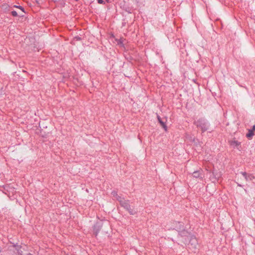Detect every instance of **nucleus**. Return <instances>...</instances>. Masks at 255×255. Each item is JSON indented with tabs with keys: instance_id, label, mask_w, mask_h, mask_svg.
Segmentation results:
<instances>
[{
	"instance_id": "7ed1b4c3",
	"label": "nucleus",
	"mask_w": 255,
	"mask_h": 255,
	"mask_svg": "<svg viewBox=\"0 0 255 255\" xmlns=\"http://www.w3.org/2000/svg\"><path fill=\"white\" fill-rule=\"evenodd\" d=\"M188 238V240H187L186 239L185 241H183V242L185 244H186L189 239H190L189 241V246H190V248L192 249H196L197 248V246L198 245L197 240L195 237L193 236H190V234L188 235V237H187Z\"/></svg>"
},
{
	"instance_id": "0eeeda50",
	"label": "nucleus",
	"mask_w": 255,
	"mask_h": 255,
	"mask_svg": "<svg viewBox=\"0 0 255 255\" xmlns=\"http://www.w3.org/2000/svg\"><path fill=\"white\" fill-rule=\"evenodd\" d=\"M157 119H158V122L160 123V124L161 125V126L162 127V128L164 129V130L165 131L167 130V126L166 125V124H165V123H164L162 120H161V118L159 116H157Z\"/></svg>"
},
{
	"instance_id": "6ab92c4d",
	"label": "nucleus",
	"mask_w": 255,
	"mask_h": 255,
	"mask_svg": "<svg viewBox=\"0 0 255 255\" xmlns=\"http://www.w3.org/2000/svg\"><path fill=\"white\" fill-rule=\"evenodd\" d=\"M251 129L253 130V132H254V131H255V125L253 126Z\"/></svg>"
},
{
	"instance_id": "4be33fe9",
	"label": "nucleus",
	"mask_w": 255,
	"mask_h": 255,
	"mask_svg": "<svg viewBox=\"0 0 255 255\" xmlns=\"http://www.w3.org/2000/svg\"><path fill=\"white\" fill-rule=\"evenodd\" d=\"M76 1H78V0H75Z\"/></svg>"
},
{
	"instance_id": "f257e3e1",
	"label": "nucleus",
	"mask_w": 255,
	"mask_h": 255,
	"mask_svg": "<svg viewBox=\"0 0 255 255\" xmlns=\"http://www.w3.org/2000/svg\"><path fill=\"white\" fill-rule=\"evenodd\" d=\"M173 227L171 229L175 230L178 232L179 235L181 237H188L189 233L185 230L184 224L181 222L174 221L173 222Z\"/></svg>"
},
{
	"instance_id": "f8f14e48",
	"label": "nucleus",
	"mask_w": 255,
	"mask_h": 255,
	"mask_svg": "<svg viewBox=\"0 0 255 255\" xmlns=\"http://www.w3.org/2000/svg\"><path fill=\"white\" fill-rule=\"evenodd\" d=\"M247 177H248V180H252L254 178V176L253 174H247Z\"/></svg>"
},
{
	"instance_id": "9b49d317",
	"label": "nucleus",
	"mask_w": 255,
	"mask_h": 255,
	"mask_svg": "<svg viewBox=\"0 0 255 255\" xmlns=\"http://www.w3.org/2000/svg\"><path fill=\"white\" fill-rule=\"evenodd\" d=\"M100 230V228H97V227L96 226L94 227V233H95L96 236H97L98 235Z\"/></svg>"
},
{
	"instance_id": "6e6552de",
	"label": "nucleus",
	"mask_w": 255,
	"mask_h": 255,
	"mask_svg": "<svg viewBox=\"0 0 255 255\" xmlns=\"http://www.w3.org/2000/svg\"><path fill=\"white\" fill-rule=\"evenodd\" d=\"M254 135L253 130L249 129L248 133L246 134V137L249 139H251Z\"/></svg>"
},
{
	"instance_id": "dca6fc26",
	"label": "nucleus",
	"mask_w": 255,
	"mask_h": 255,
	"mask_svg": "<svg viewBox=\"0 0 255 255\" xmlns=\"http://www.w3.org/2000/svg\"><path fill=\"white\" fill-rule=\"evenodd\" d=\"M128 211L131 215H133L134 214V211L132 209H130V208L129 209V210Z\"/></svg>"
},
{
	"instance_id": "aec40b11",
	"label": "nucleus",
	"mask_w": 255,
	"mask_h": 255,
	"mask_svg": "<svg viewBox=\"0 0 255 255\" xmlns=\"http://www.w3.org/2000/svg\"><path fill=\"white\" fill-rule=\"evenodd\" d=\"M27 255H32L31 254H28Z\"/></svg>"
},
{
	"instance_id": "f3484780",
	"label": "nucleus",
	"mask_w": 255,
	"mask_h": 255,
	"mask_svg": "<svg viewBox=\"0 0 255 255\" xmlns=\"http://www.w3.org/2000/svg\"><path fill=\"white\" fill-rule=\"evenodd\" d=\"M8 7V5L7 4H2V7L3 8H5V9H6Z\"/></svg>"
},
{
	"instance_id": "4468645a",
	"label": "nucleus",
	"mask_w": 255,
	"mask_h": 255,
	"mask_svg": "<svg viewBox=\"0 0 255 255\" xmlns=\"http://www.w3.org/2000/svg\"><path fill=\"white\" fill-rule=\"evenodd\" d=\"M11 13L12 15L14 17L17 16L18 15L17 12L15 10L11 11Z\"/></svg>"
},
{
	"instance_id": "39448f33",
	"label": "nucleus",
	"mask_w": 255,
	"mask_h": 255,
	"mask_svg": "<svg viewBox=\"0 0 255 255\" xmlns=\"http://www.w3.org/2000/svg\"><path fill=\"white\" fill-rule=\"evenodd\" d=\"M117 199L120 202L122 206H123L127 210H129V209L130 208V205L128 200H125L124 198H122L120 196L117 197Z\"/></svg>"
},
{
	"instance_id": "ddd939ff",
	"label": "nucleus",
	"mask_w": 255,
	"mask_h": 255,
	"mask_svg": "<svg viewBox=\"0 0 255 255\" xmlns=\"http://www.w3.org/2000/svg\"><path fill=\"white\" fill-rule=\"evenodd\" d=\"M241 173L245 177L246 180L248 181L247 173L246 172H241Z\"/></svg>"
},
{
	"instance_id": "423d86ee",
	"label": "nucleus",
	"mask_w": 255,
	"mask_h": 255,
	"mask_svg": "<svg viewBox=\"0 0 255 255\" xmlns=\"http://www.w3.org/2000/svg\"><path fill=\"white\" fill-rule=\"evenodd\" d=\"M10 248H13L18 255H22V251L21 250V247L20 246L18 245H13Z\"/></svg>"
},
{
	"instance_id": "f03ea898",
	"label": "nucleus",
	"mask_w": 255,
	"mask_h": 255,
	"mask_svg": "<svg viewBox=\"0 0 255 255\" xmlns=\"http://www.w3.org/2000/svg\"><path fill=\"white\" fill-rule=\"evenodd\" d=\"M194 124L201 129L202 132L207 131L209 127V122L204 118H200L197 121H194Z\"/></svg>"
},
{
	"instance_id": "2eb2a0df",
	"label": "nucleus",
	"mask_w": 255,
	"mask_h": 255,
	"mask_svg": "<svg viewBox=\"0 0 255 255\" xmlns=\"http://www.w3.org/2000/svg\"><path fill=\"white\" fill-rule=\"evenodd\" d=\"M13 6L14 7L18 8L20 9L22 11H24V8L20 5H14Z\"/></svg>"
},
{
	"instance_id": "20e7f679",
	"label": "nucleus",
	"mask_w": 255,
	"mask_h": 255,
	"mask_svg": "<svg viewBox=\"0 0 255 255\" xmlns=\"http://www.w3.org/2000/svg\"><path fill=\"white\" fill-rule=\"evenodd\" d=\"M229 144L233 148H237L239 151L242 150L241 143L235 138L229 141Z\"/></svg>"
},
{
	"instance_id": "1a4fd4ad",
	"label": "nucleus",
	"mask_w": 255,
	"mask_h": 255,
	"mask_svg": "<svg viewBox=\"0 0 255 255\" xmlns=\"http://www.w3.org/2000/svg\"><path fill=\"white\" fill-rule=\"evenodd\" d=\"M201 175L202 174L200 171H195L193 173V176L196 178L201 177Z\"/></svg>"
},
{
	"instance_id": "a211bd4d",
	"label": "nucleus",
	"mask_w": 255,
	"mask_h": 255,
	"mask_svg": "<svg viewBox=\"0 0 255 255\" xmlns=\"http://www.w3.org/2000/svg\"><path fill=\"white\" fill-rule=\"evenodd\" d=\"M112 194L114 196H118L117 193L116 192H113Z\"/></svg>"
},
{
	"instance_id": "412c9836",
	"label": "nucleus",
	"mask_w": 255,
	"mask_h": 255,
	"mask_svg": "<svg viewBox=\"0 0 255 255\" xmlns=\"http://www.w3.org/2000/svg\"><path fill=\"white\" fill-rule=\"evenodd\" d=\"M238 186H241V185L240 184H238Z\"/></svg>"
},
{
	"instance_id": "9d476101",
	"label": "nucleus",
	"mask_w": 255,
	"mask_h": 255,
	"mask_svg": "<svg viewBox=\"0 0 255 255\" xmlns=\"http://www.w3.org/2000/svg\"><path fill=\"white\" fill-rule=\"evenodd\" d=\"M97 2L99 4H105L106 3L111 2V0H97Z\"/></svg>"
}]
</instances>
